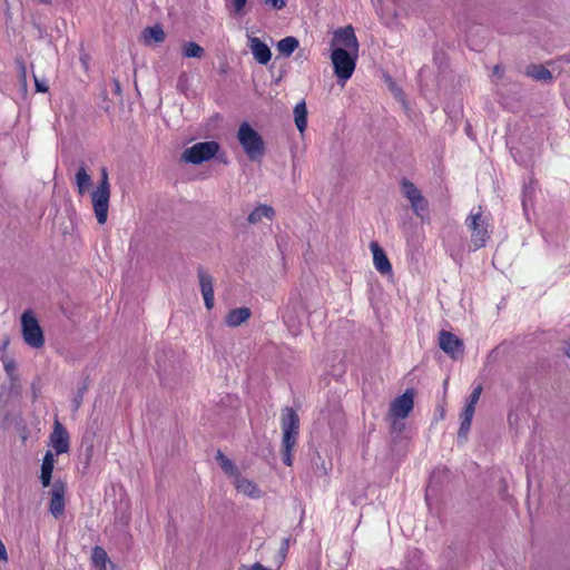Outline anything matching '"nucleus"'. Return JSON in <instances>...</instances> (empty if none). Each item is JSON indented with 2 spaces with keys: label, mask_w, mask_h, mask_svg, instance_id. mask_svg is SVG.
Returning <instances> with one entry per match:
<instances>
[{
  "label": "nucleus",
  "mask_w": 570,
  "mask_h": 570,
  "mask_svg": "<svg viewBox=\"0 0 570 570\" xmlns=\"http://www.w3.org/2000/svg\"><path fill=\"white\" fill-rule=\"evenodd\" d=\"M42 3H50L51 0H39Z\"/></svg>",
  "instance_id": "4c0bfd02"
},
{
  "label": "nucleus",
  "mask_w": 570,
  "mask_h": 570,
  "mask_svg": "<svg viewBox=\"0 0 570 570\" xmlns=\"http://www.w3.org/2000/svg\"><path fill=\"white\" fill-rule=\"evenodd\" d=\"M235 16H244L247 0H230Z\"/></svg>",
  "instance_id": "c756f323"
},
{
  "label": "nucleus",
  "mask_w": 570,
  "mask_h": 570,
  "mask_svg": "<svg viewBox=\"0 0 570 570\" xmlns=\"http://www.w3.org/2000/svg\"><path fill=\"white\" fill-rule=\"evenodd\" d=\"M100 174V183L91 193V203L97 222L100 225H104L108 218L110 184L108 171L105 167L101 168Z\"/></svg>",
  "instance_id": "7ed1b4c3"
},
{
  "label": "nucleus",
  "mask_w": 570,
  "mask_h": 570,
  "mask_svg": "<svg viewBox=\"0 0 570 570\" xmlns=\"http://www.w3.org/2000/svg\"><path fill=\"white\" fill-rule=\"evenodd\" d=\"M218 150L219 145L214 140L196 142L183 151L181 160L187 164L199 165L214 158Z\"/></svg>",
  "instance_id": "39448f33"
},
{
  "label": "nucleus",
  "mask_w": 570,
  "mask_h": 570,
  "mask_svg": "<svg viewBox=\"0 0 570 570\" xmlns=\"http://www.w3.org/2000/svg\"><path fill=\"white\" fill-rule=\"evenodd\" d=\"M39 90L40 91H43L45 89L42 88V86H38Z\"/></svg>",
  "instance_id": "ea45409f"
},
{
  "label": "nucleus",
  "mask_w": 570,
  "mask_h": 570,
  "mask_svg": "<svg viewBox=\"0 0 570 570\" xmlns=\"http://www.w3.org/2000/svg\"><path fill=\"white\" fill-rule=\"evenodd\" d=\"M331 61L334 75L344 86L352 78L358 58V40L351 26L338 28L333 32L330 43Z\"/></svg>",
  "instance_id": "f257e3e1"
},
{
  "label": "nucleus",
  "mask_w": 570,
  "mask_h": 570,
  "mask_svg": "<svg viewBox=\"0 0 570 570\" xmlns=\"http://www.w3.org/2000/svg\"><path fill=\"white\" fill-rule=\"evenodd\" d=\"M299 429L298 415L292 407L284 409L282 413L283 443L291 445L297 442Z\"/></svg>",
  "instance_id": "0eeeda50"
},
{
  "label": "nucleus",
  "mask_w": 570,
  "mask_h": 570,
  "mask_svg": "<svg viewBox=\"0 0 570 570\" xmlns=\"http://www.w3.org/2000/svg\"><path fill=\"white\" fill-rule=\"evenodd\" d=\"M252 315V312L248 307H237L234 309H230L225 318L224 322L229 327H237L245 323Z\"/></svg>",
  "instance_id": "dca6fc26"
},
{
  "label": "nucleus",
  "mask_w": 570,
  "mask_h": 570,
  "mask_svg": "<svg viewBox=\"0 0 570 570\" xmlns=\"http://www.w3.org/2000/svg\"><path fill=\"white\" fill-rule=\"evenodd\" d=\"M237 139L249 159L258 160L264 156V140L248 122L240 124L237 131Z\"/></svg>",
  "instance_id": "20e7f679"
},
{
  "label": "nucleus",
  "mask_w": 570,
  "mask_h": 570,
  "mask_svg": "<svg viewBox=\"0 0 570 570\" xmlns=\"http://www.w3.org/2000/svg\"><path fill=\"white\" fill-rule=\"evenodd\" d=\"M294 120L297 129L303 134L307 127V108L304 100L296 104L294 108Z\"/></svg>",
  "instance_id": "6ab92c4d"
},
{
  "label": "nucleus",
  "mask_w": 570,
  "mask_h": 570,
  "mask_svg": "<svg viewBox=\"0 0 570 570\" xmlns=\"http://www.w3.org/2000/svg\"><path fill=\"white\" fill-rule=\"evenodd\" d=\"M39 90L40 91H43L45 89L42 88V86H38Z\"/></svg>",
  "instance_id": "58836bf2"
},
{
  "label": "nucleus",
  "mask_w": 570,
  "mask_h": 570,
  "mask_svg": "<svg viewBox=\"0 0 570 570\" xmlns=\"http://www.w3.org/2000/svg\"><path fill=\"white\" fill-rule=\"evenodd\" d=\"M413 392L407 390L391 403L390 414L396 419H405L413 410Z\"/></svg>",
  "instance_id": "1a4fd4ad"
},
{
  "label": "nucleus",
  "mask_w": 570,
  "mask_h": 570,
  "mask_svg": "<svg viewBox=\"0 0 570 570\" xmlns=\"http://www.w3.org/2000/svg\"><path fill=\"white\" fill-rule=\"evenodd\" d=\"M234 485L238 493L246 495L250 499H259L263 494L261 489L254 481L243 478L240 475H236V478L234 479Z\"/></svg>",
  "instance_id": "4468645a"
},
{
  "label": "nucleus",
  "mask_w": 570,
  "mask_h": 570,
  "mask_svg": "<svg viewBox=\"0 0 570 570\" xmlns=\"http://www.w3.org/2000/svg\"><path fill=\"white\" fill-rule=\"evenodd\" d=\"M266 4L271 6L273 9L281 10L286 6L285 0H264Z\"/></svg>",
  "instance_id": "473e14b6"
},
{
  "label": "nucleus",
  "mask_w": 570,
  "mask_h": 570,
  "mask_svg": "<svg viewBox=\"0 0 570 570\" xmlns=\"http://www.w3.org/2000/svg\"><path fill=\"white\" fill-rule=\"evenodd\" d=\"M299 46L295 37L288 36L277 42V50L279 53L289 57Z\"/></svg>",
  "instance_id": "393cba45"
},
{
  "label": "nucleus",
  "mask_w": 570,
  "mask_h": 570,
  "mask_svg": "<svg viewBox=\"0 0 570 570\" xmlns=\"http://www.w3.org/2000/svg\"><path fill=\"white\" fill-rule=\"evenodd\" d=\"M21 326L23 340L29 346L39 348L43 345L45 340L42 330L31 312L28 311L22 314Z\"/></svg>",
  "instance_id": "423d86ee"
},
{
  "label": "nucleus",
  "mask_w": 570,
  "mask_h": 570,
  "mask_svg": "<svg viewBox=\"0 0 570 570\" xmlns=\"http://www.w3.org/2000/svg\"><path fill=\"white\" fill-rule=\"evenodd\" d=\"M474 411L472 406H465L462 414H461V424L459 430V438H465L470 426L471 422L474 415Z\"/></svg>",
  "instance_id": "a878e982"
},
{
  "label": "nucleus",
  "mask_w": 570,
  "mask_h": 570,
  "mask_svg": "<svg viewBox=\"0 0 570 570\" xmlns=\"http://www.w3.org/2000/svg\"><path fill=\"white\" fill-rule=\"evenodd\" d=\"M91 561L98 570H107V564L110 562L106 550L99 546L92 549Z\"/></svg>",
  "instance_id": "4be33fe9"
},
{
  "label": "nucleus",
  "mask_w": 570,
  "mask_h": 570,
  "mask_svg": "<svg viewBox=\"0 0 570 570\" xmlns=\"http://www.w3.org/2000/svg\"><path fill=\"white\" fill-rule=\"evenodd\" d=\"M401 187H402V194L411 203V207L414 210V213L417 216H422L423 213L428 208V202L422 196L421 191L417 189V187L413 183H411L409 180H403Z\"/></svg>",
  "instance_id": "6e6552de"
},
{
  "label": "nucleus",
  "mask_w": 570,
  "mask_h": 570,
  "mask_svg": "<svg viewBox=\"0 0 570 570\" xmlns=\"http://www.w3.org/2000/svg\"><path fill=\"white\" fill-rule=\"evenodd\" d=\"M566 354L570 357V344L564 350Z\"/></svg>",
  "instance_id": "c9c22d12"
},
{
  "label": "nucleus",
  "mask_w": 570,
  "mask_h": 570,
  "mask_svg": "<svg viewBox=\"0 0 570 570\" xmlns=\"http://www.w3.org/2000/svg\"><path fill=\"white\" fill-rule=\"evenodd\" d=\"M274 216H275L274 208L269 205L263 204V205L257 206L249 213V215L247 217V222L252 225H255V224L263 222L264 219L272 220L274 218Z\"/></svg>",
  "instance_id": "f3484780"
},
{
  "label": "nucleus",
  "mask_w": 570,
  "mask_h": 570,
  "mask_svg": "<svg viewBox=\"0 0 570 570\" xmlns=\"http://www.w3.org/2000/svg\"><path fill=\"white\" fill-rule=\"evenodd\" d=\"M142 38L146 43H149L150 41L159 43L165 40L166 35L164 29L159 24H156L146 28L142 32Z\"/></svg>",
  "instance_id": "5701e85b"
},
{
  "label": "nucleus",
  "mask_w": 570,
  "mask_h": 570,
  "mask_svg": "<svg viewBox=\"0 0 570 570\" xmlns=\"http://www.w3.org/2000/svg\"><path fill=\"white\" fill-rule=\"evenodd\" d=\"M439 345L452 358H458L463 354V342L450 332H440Z\"/></svg>",
  "instance_id": "9b49d317"
},
{
  "label": "nucleus",
  "mask_w": 570,
  "mask_h": 570,
  "mask_svg": "<svg viewBox=\"0 0 570 570\" xmlns=\"http://www.w3.org/2000/svg\"><path fill=\"white\" fill-rule=\"evenodd\" d=\"M65 500H63V489L55 488L52 491V497L50 500V512L55 517H59L63 512Z\"/></svg>",
  "instance_id": "aec40b11"
},
{
  "label": "nucleus",
  "mask_w": 570,
  "mask_h": 570,
  "mask_svg": "<svg viewBox=\"0 0 570 570\" xmlns=\"http://www.w3.org/2000/svg\"><path fill=\"white\" fill-rule=\"evenodd\" d=\"M380 2H383L384 0H379Z\"/></svg>",
  "instance_id": "a19ab883"
},
{
  "label": "nucleus",
  "mask_w": 570,
  "mask_h": 570,
  "mask_svg": "<svg viewBox=\"0 0 570 570\" xmlns=\"http://www.w3.org/2000/svg\"><path fill=\"white\" fill-rule=\"evenodd\" d=\"M502 68L500 66H495L493 68V75L497 76V77H501L502 76Z\"/></svg>",
  "instance_id": "f704fd0d"
},
{
  "label": "nucleus",
  "mask_w": 570,
  "mask_h": 570,
  "mask_svg": "<svg viewBox=\"0 0 570 570\" xmlns=\"http://www.w3.org/2000/svg\"><path fill=\"white\" fill-rule=\"evenodd\" d=\"M238 570H271L269 568L263 566L259 562L253 563V564H242Z\"/></svg>",
  "instance_id": "2f4dec72"
},
{
  "label": "nucleus",
  "mask_w": 570,
  "mask_h": 570,
  "mask_svg": "<svg viewBox=\"0 0 570 570\" xmlns=\"http://www.w3.org/2000/svg\"><path fill=\"white\" fill-rule=\"evenodd\" d=\"M181 55L184 58L202 59L205 56V49L194 41H186L181 45Z\"/></svg>",
  "instance_id": "412c9836"
},
{
  "label": "nucleus",
  "mask_w": 570,
  "mask_h": 570,
  "mask_svg": "<svg viewBox=\"0 0 570 570\" xmlns=\"http://www.w3.org/2000/svg\"><path fill=\"white\" fill-rule=\"evenodd\" d=\"M296 443H291V445H286V443L282 442V453H283V462L291 466L293 464L292 450L294 449Z\"/></svg>",
  "instance_id": "c85d7f7f"
},
{
  "label": "nucleus",
  "mask_w": 570,
  "mask_h": 570,
  "mask_svg": "<svg viewBox=\"0 0 570 570\" xmlns=\"http://www.w3.org/2000/svg\"><path fill=\"white\" fill-rule=\"evenodd\" d=\"M3 367L8 375H12L16 370V363L12 360H4Z\"/></svg>",
  "instance_id": "72a5a7b5"
},
{
  "label": "nucleus",
  "mask_w": 570,
  "mask_h": 570,
  "mask_svg": "<svg viewBox=\"0 0 570 570\" xmlns=\"http://www.w3.org/2000/svg\"><path fill=\"white\" fill-rule=\"evenodd\" d=\"M50 444L56 454H63L69 451V435L63 425L56 421L50 435Z\"/></svg>",
  "instance_id": "ddd939ff"
},
{
  "label": "nucleus",
  "mask_w": 570,
  "mask_h": 570,
  "mask_svg": "<svg viewBox=\"0 0 570 570\" xmlns=\"http://www.w3.org/2000/svg\"><path fill=\"white\" fill-rule=\"evenodd\" d=\"M373 254V263L377 272L381 274H389L392 272V266L386 257L384 250L379 246L377 243L373 242L370 245Z\"/></svg>",
  "instance_id": "2eb2a0df"
},
{
  "label": "nucleus",
  "mask_w": 570,
  "mask_h": 570,
  "mask_svg": "<svg viewBox=\"0 0 570 570\" xmlns=\"http://www.w3.org/2000/svg\"><path fill=\"white\" fill-rule=\"evenodd\" d=\"M481 392H482V387L480 385L474 387V390L470 394L469 402H468L466 406H472V409L475 410V404L478 403V401L480 399Z\"/></svg>",
  "instance_id": "7c9ffc66"
},
{
  "label": "nucleus",
  "mask_w": 570,
  "mask_h": 570,
  "mask_svg": "<svg viewBox=\"0 0 570 570\" xmlns=\"http://www.w3.org/2000/svg\"><path fill=\"white\" fill-rule=\"evenodd\" d=\"M465 226L470 233L469 250L475 252L484 247L490 238L491 229L489 216L481 207L472 208L465 218Z\"/></svg>",
  "instance_id": "f03ea898"
},
{
  "label": "nucleus",
  "mask_w": 570,
  "mask_h": 570,
  "mask_svg": "<svg viewBox=\"0 0 570 570\" xmlns=\"http://www.w3.org/2000/svg\"><path fill=\"white\" fill-rule=\"evenodd\" d=\"M528 75L535 80L548 81L552 79V75L544 66H531L528 69Z\"/></svg>",
  "instance_id": "cd10ccee"
},
{
  "label": "nucleus",
  "mask_w": 570,
  "mask_h": 570,
  "mask_svg": "<svg viewBox=\"0 0 570 570\" xmlns=\"http://www.w3.org/2000/svg\"><path fill=\"white\" fill-rule=\"evenodd\" d=\"M247 47L249 48L254 59L261 65H267L272 59L269 47L259 38L247 36Z\"/></svg>",
  "instance_id": "f8f14e48"
},
{
  "label": "nucleus",
  "mask_w": 570,
  "mask_h": 570,
  "mask_svg": "<svg viewBox=\"0 0 570 570\" xmlns=\"http://www.w3.org/2000/svg\"><path fill=\"white\" fill-rule=\"evenodd\" d=\"M198 281L200 292L204 298V303L207 309H212L215 304V295H214V278L213 276L203 267H198L197 269Z\"/></svg>",
  "instance_id": "9d476101"
},
{
  "label": "nucleus",
  "mask_w": 570,
  "mask_h": 570,
  "mask_svg": "<svg viewBox=\"0 0 570 570\" xmlns=\"http://www.w3.org/2000/svg\"><path fill=\"white\" fill-rule=\"evenodd\" d=\"M216 461L218 462L219 466L226 474L234 476V479L236 478V475H239L234 463L226 455H224L223 452H217Z\"/></svg>",
  "instance_id": "bb28decb"
},
{
  "label": "nucleus",
  "mask_w": 570,
  "mask_h": 570,
  "mask_svg": "<svg viewBox=\"0 0 570 570\" xmlns=\"http://www.w3.org/2000/svg\"><path fill=\"white\" fill-rule=\"evenodd\" d=\"M55 466V458L51 452H47L41 464L40 480L43 487H48L51 481V475Z\"/></svg>",
  "instance_id": "a211bd4d"
},
{
  "label": "nucleus",
  "mask_w": 570,
  "mask_h": 570,
  "mask_svg": "<svg viewBox=\"0 0 570 570\" xmlns=\"http://www.w3.org/2000/svg\"><path fill=\"white\" fill-rule=\"evenodd\" d=\"M75 180H76V186H77L78 193L80 195L86 194L91 184V177L87 173V170L83 166H80L79 169L77 170Z\"/></svg>",
  "instance_id": "b1692460"
},
{
  "label": "nucleus",
  "mask_w": 570,
  "mask_h": 570,
  "mask_svg": "<svg viewBox=\"0 0 570 570\" xmlns=\"http://www.w3.org/2000/svg\"><path fill=\"white\" fill-rule=\"evenodd\" d=\"M79 404H80V400H76V401H75V406H76V407H78V406H79Z\"/></svg>",
  "instance_id": "e433bc0d"
}]
</instances>
